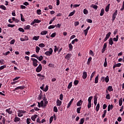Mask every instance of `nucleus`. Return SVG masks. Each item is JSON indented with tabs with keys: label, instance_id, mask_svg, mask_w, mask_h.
Returning a JSON list of instances; mask_svg holds the SVG:
<instances>
[{
	"label": "nucleus",
	"instance_id": "1",
	"mask_svg": "<svg viewBox=\"0 0 124 124\" xmlns=\"http://www.w3.org/2000/svg\"><path fill=\"white\" fill-rule=\"evenodd\" d=\"M31 61H32V65L34 66L35 67H36L37 65H38V64H37L38 62V61H37L36 59L35 58H31Z\"/></svg>",
	"mask_w": 124,
	"mask_h": 124
},
{
	"label": "nucleus",
	"instance_id": "2",
	"mask_svg": "<svg viewBox=\"0 0 124 124\" xmlns=\"http://www.w3.org/2000/svg\"><path fill=\"white\" fill-rule=\"evenodd\" d=\"M45 55H46V56H48L49 57H50V56H51V55H52L53 54V49L52 48H49V50L46 52L45 53Z\"/></svg>",
	"mask_w": 124,
	"mask_h": 124
},
{
	"label": "nucleus",
	"instance_id": "3",
	"mask_svg": "<svg viewBox=\"0 0 124 124\" xmlns=\"http://www.w3.org/2000/svg\"><path fill=\"white\" fill-rule=\"evenodd\" d=\"M93 99V96H90L88 98V108H90L91 107H92V100Z\"/></svg>",
	"mask_w": 124,
	"mask_h": 124
},
{
	"label": "nucleus",
	"instance_id": "4",
	"mask_svg": "<svg viewBox=\"0 0 124 124\" xmlns=\"http://www.w3.org/2000/svg\"><path fill=\"white\" fill-rule=\"evenodd\" d=\"M101 81H102V82H104L105 81V82L108 83V82H109V76H107L106 78L104 77H102L101 78Z\"/></svg>",
	"mask_w": 124,
	"mask_h": 124
},
{
	"label": "nucleus",
	"instance_id": "5",
	"mask_svg": "<svg viewBox=\"0 0 124 124\" xmlns=\"http://www.w3.org/2000/svg\"><path fill=\"white\" fill-rule=\"evenodd\" d=\"M117 15H118V10H116L112 15V22H114V21H115V19H116V17Z\"/></svg>",
	"mask_w": 124,
	"mask_h": 124
},
{
	"label": "nucleus",
	"instance_id": "6",
	"mask_svg": "<svg viewBox=\"0 0 124 124\" xmlns=\"http://www.w3.org/2000/svg\"><path fill=\"white\" fill-rule=\"evenodd\" d=\"M42 70V65L41 64H39V66L36 68V71L37 72H40Z\"/></svg>",
	"mask_w": 124,
	"mask_h": 124
},
{
	"label": "nucleus",
	"instance_id": "7",
	"mask_svg": "<svg viewBox=\"0 0 124 124\" xmlns=\"http://www.w3.org/2000/svg\"><path fill=\"white\" fill-rule=\"evenodd\" d=\"M110 35H111V32H108V33L106 34V37L104 40V42L107 41V40L110 37Z\"/></svg>",
	"mask_w": 124,
	"mask_h": 124
},
{
	"label": "nucleus",
	"instance_id": "8",
	"mask_svg": "<svg viewBox=\"0 0 124 124\" xmlns=\"http://www.w3.org/2000/svg\"><path fill=\"white\" fill-rule=\"evenodd\" d=\"M26 88V86L25 85H23L22 86H18L15 89L14 91H17V90H24Z\"/></svg>",
	"mask_w": 124,
	"mask_h": 124
},
{
	"label": "nucleus",
	"instance_id": "9",
	"mask_svg": "<svg viewBox=\"0 0 124 124\" xmlns=\"http://www.w3.org/2000/svg\"><path fill=\"white\" fill-rule=\"evenodd\" d=\"M37 76L40 78L41 80H44L45 79V76L41 74H37Z\"/></svg>",
	"mask_w": 124,
	"mask_h": 124
},
{
	"label": "nucleus",
	"instance_id": "10",
	"mask_svg": "<svg viewBox=\"0 0 124 124\" xmlns=\"http://www.w3.org/2000/svg\"><path fill=\"white\" fill-rule=\"evenodd\" d=\"M90 28L91 27L90 26H89L86 30H84L83 31L85 36H87V34H88V32L89 31V30H90Z\"/></svg>",
	"mask_w": 124,
	"mask_h": 124
},
{
	"label": "nucleus",
	"instance_id": "11",
	"mask_svg": "<svg viewBox=\"0 0 124 124\" xmlns=\"http://www.w3.org/2000/svg\"><path fill=\"white\" fill-rule=\"evenodd\" d=\"M71 56H72L71 54H67L65 57V59H66L67 61H69V60H70V58H71Z\"/></svg>",
	"mask_w": 124,
	"mask_h": 124
},
{
	"label": "nucleus",
	"instance_id": "12",
	"mask_svg": "<svg viewBox=\"0 0 124 124\" xmlns=\"http://www.w3.org/2000/svg\"><path fill=\"white\" fill-rule=\"evenodd\" d=\"M74 100V98H72L71 99V101L69 102L67 106V108L68 109L70 107V106H71V104H72V102H73Z\"/></svg>",
	"mask_w": 124,
	"mask_h": 124
},
{
	"label": "nucleus",
	"instance_id": "13",
	"mask_svg": "<svg viewBox=\"0 0 124 124\" xmlns=\"http://www.w3.org/2000/svg\"><path fill=\"white\" fill-rule=\"evenodd\" d=\"M108 44L109 45H113L114 44V42L113 41V38H110L108 40Z\"/></svg>",
	"mask_w": 124,
	"mask_h": 124
},
{
	"label": "nucleus",
	"instance_id": "14",
	"mask_svg": "<svg viewBox=\"0 0 124 124\" xmlns=\"http://www.w3.org/2000/svg\"><path fill=\"white\" fill-rule=\"evenodd\" d=\"M6 112L7 113H8V114H10V115H11V114L13 113V112L12 111V109H11V108L6 109Z\"/></svg>",
	"mask_w": 124,
	"mask_h": 124
},
{
	"label": "nucleus",
	"instance_id": "15",
	"mask_svg": "<svg viewBox=\"0 0 124 124\" xmlns=\"http://www.w3.org/2000/svg\"><path fill=\"white\" fill-rule=\"evenodd\" d=\"M56 105L57 106H61V105H62V101L57 99L56 101Z\"/></svg>",
	"mask_w": 124,
	"mask_h": 124
},
{
	"label": "nucleus",
	"instance_id": "16",
	"mask_svg": "<svg viewBox=\"0 0 124 124\" xmlns=\"http://www.w3.org/2000/svg\"><path fill=\"white\" fill-rule=\"evenodd\" d=\"M87 77H88V75L87 74V72H84L83 73V75H82L83 79H86V78H87Z\"/></svg>",
	"mask_w": 124,
	"mask_h": 124
},
{
	"label": "nucleus",
	"instance_id": "17",
	"mask_svg": "<svg viewBox=\"0 0 124 124\" xmlns=\"http://www.w3.org/2000/svg\"><path fill=\"white\" fill-rule=\"evenodd\" d=\"M21 119L17 116H16L14 119L15 123H17L18 122H20Z\"/></svg>",
	"mask_w": 124,
	"mask_h": 124
},
{
	"label": "nucleus",
	"instance_id": "18",
	"mask_svg": "<svg viewBox=\"0 0 124 124\" xmlns=\"http://www.w3.org/2000/svg\"><path fill=\"white\" fill-rule=\"evenodd\" d=\"M83 104V101L82 100H80L78 103H77V106L80 107L81 105Z\"/></svg>",
	"mask_w": 124,
	"mask_h": 124
},
{
	"label": "nucleus",
	"instance_id": "19",
	"mask_svg": "<svg viewBox=\"0 0 124 124\" xmlns=\"http://www.w3.org/2000/svg\"><path fill=\"white\" fill-rule=\"evenodd\" d=\"M92 60H93L92 57L89 58V59H88V62H87V64H88V65H90V64H91V62H92Z\"/></svg>",
	"mask_w": 124,
	"mask_h": 124
},
{
	"label": "nucleus",
	"instance_id": "20",
	"mask_svg": "<svg viewBox=\"0 0 124 124\" xmlns=\"http://www.w3.org/2000/svg\"><path fill=\"white\" fill-rule=\"evenodd\" d=\"M47 33H48V31H42L40 33V34L41 35H45L46 34H47Z\"/></svg>",
	"mask_w": 124,
	"mask_h": 124
},
{
	"label": "nucleus",
	"instance_id": "21",
	"mask_svg": "<svg viewBox=\"0 0 124 124\" xmlns=\"http://www.w3.org/2000/svg\"><path fill=\"white\" fill-rule=\"evenodd\" d=\"M91 7H92L93 8V9H95V10H97V8H98V6H97V5H94L93 4L91 5Z\"/></svg>",
	"mask_w": 124,
	"mask_h": 124
},
{
	"label": "nucleus",
	"instance_id": "22",
	"mask_svg": "<svg viewBox=\"0 0 124 124\" xmlns=\"http://www.w3.org/2000/svg\"><path fill=\"white\" fill-rule=\"evenodd\" d=\"M99 108H100V104H99V103H98L95 108L96 112H98V111L99 110Z\"/></svg>",
	"mask_w": 124,
	"mask_h": 124
},
{
	"label": "nucleus",
	"instance_id": "23",
	"mask_svg": "<svg viewBox=\"0 0 124 124\" xmlns=\"http://www.w3.org/2000/svg\"><path fill=\"white\" fill-rule=\"evenodd\" d=\"M75 12H76V11L74 10L73 12L70 13V14L68 15V17H71V16H73V15L75 14Z\"/></svg>",
	"mask_w": 124,
	"mask_h": 124
},
{
	"label": "nucleus",
	"instance_id": "24",
	"mask_svg": "<svg viewBox=\"0 0 124 124\" xmlns=\"http://www.w3.org/2000/svg\"><path fill=\"white\" fill-rule=\"evenodd\" d=\"M108 92H113L114 91V89H113V87L112 86H109L108 88Z\"/></svg>",
	"mask_w": 124,
	"mask_h": 124
},
{
	"label": "nucleus",
	"instance_id": "25",
	"mask_svg": "<svg viewBox=\"0 0 124 124\" xmlns=\"http://www.w3.org/2000/svg\"><path fill=\"white\" fill-rule=\"evenodd\" d=\"M109 9H110V4H108L106 7L105 12H108V11H109Z\"/></svg>",
	"mask_w": 124,
	"mask_h": 124
},
{
	"label": "nucleus",
	"instance_id": "26",
	"mask_svg": "<svg viewBox=\"0 0 124 124\" xmlns=\"http://www.w3.org/2000/svg\"><path fill=\"white\" fill-rule=\"evenodd\" d=\"M93 100H94V105L96 106V104H97V98H96V96H94Z\"/></svg>",
	"mask_w": 124,
	"mask_h": 124
},
{
	"label": "nucleus",
	"instance_id": "27",
	"mask_svg": "<svg viewBox=\"0 0 124 124\" xmlns=\"http://www.w3.org/2000/svg\"><path fill=\"white\" fill-rule=\"evenodd\" d=\"M40 93L39 95V99L41 100V99H42V96H43V95H42V91L40 90Z\"/></svg>",
	"mask_w": 124,
	"mask_h": 124
},
{
	"label": "nucleus",
	"instance_id": "28",
	"mask_svg": "<svg viewBox=\"0 0 124 124\" xmlns=\"http://www.w3.org/2000/svg\"><path fill=\"white\" fill-rule=\"evenodd\" d=\"M39 39V36H34L33 38H32V40H35L36 41H37V40H38Z\"/></svg>",
	"mask_w": 124,
	"mask_h": 124
},
{
	"label": "nucleus",
	"instance_id": "29",
	"mask_svg": "<svg viewBox=\"0 0 124 124\" xmlns=\"http://www.w3.org/2000/svg\"><path fill=\"white\" fill-rule=\"evenodd\" d=\"M37 59L38 60V61H39L40 62H41V61L43 60V56H42V55H41L40 57L37 56Z\"/></svg>",
	"mask_w": 124,
	"mask_h": 124
},
{
	"label": "nucleus",
	"instance_id": "30",
	"mask_svg": "<svg viewBox=\"0 0 124 124\" xmlns=\"http://www.w3.org/2000/svg\"><path fill=\"white\" fill-rule=\"evenodd\" d=\"M98 77H99V76L97 75L95 78V80H94V83L95 84H97V83H98Z\"/></svg>",
	"mask_w": 124,
	"mask_h": 124
},
{
	"label": "nucleus",
	"instance_id": "31",
	"mask_svg": "<svg viewBox=\"0 0 124 124\" xmlns=\"http://www.w3.org/2000/svg\"><path fill=\"white\" fill-rule=\"evenodd\" d=\"M119 106L123 105V98H121L119 101Z\"/></svg>",
	"mask_w": 124,
	"mask_h": 124
},
{
	"label": "nucleus",
	"instance_id": "32",
	"mask_svg": "<svg viewBox=\"0 0 124 124\" xmlns=\"http://www.w3.org/2000/svg\"><path fill=\"white\" fill-rule=\"evenodd\" d=\"M104 9L102 8L101 10V12L100 14V16H103V15H104Z\"/></svg>",
	"mask_w": 124,
	"mask_h": 124
},
{
	"label": "nucleus",
	"instance_id": "33",
	"mask_svg": "<svg viewBox=\"0 0 124 124\" xmlns=\"http://www.w3.org/2000/svg\"><path fill=\"white\" fill-rule=\"evenodd\" d=\"M35 50H36V53L38 54V53H39V51H40V47H38V46H36Z\"/></svg>",
	"mask_w": 124,
	"mask_h": 124
},
{
	"label": "nucleus",
	"instance_id": "34",
	"mask_svg": "<svg viewBox=\"0 0 124 124\" xmlns=\"http://www.w3.org/2000/svg\"><path fill=\"white\" fill-rule=\"evenodd\" d=\"M20 17H21V21H22V22H25V21H26V20L24 18V16H23L22 14H20Z\"/></svg>",
	"mask_w": 124,
	"mask_h": 124
},
{
	"label": "nucleus",
	"instance_id": "35",
	"mask_svg": "<svg viewBox=\"0 0 124 124\" xmlns=\"http://www.w3.org/2000/svg\"><path fill=\"white\" fill-rule=\"evenodd\" d=\"M104 67H106L107 66V58L105 59V62L104 63Z\"/></svg>",
	"mask_w": 124,
	"mask_h": 124
},
{
	"label": "nucleus",
	"instance_id": "36",
	"mask_svg": "<svg viewBox=\"0 0 124 124\" xmlns=\"http://www.w3.org/2000/svg\"><path fill=\"white\" fill-rule=\"evenodd\" d=\"M72 87V82H71L69 83L67 88H68V90H70V89H71Z\"/></svg>",
	"mask_w": 124,
	"mask_h": 124
},
{
	"label": "nucleus",
	"instance_id": "37",
	"mask_svg": "<svg viewBox=\"0 0 124 124\" xmlns=\"http://www.w3.org/2000/svg\"><path fill=\"white\" fill-rule=\"evenodd\" d=\"M48 90H49V86L46 85L45 88L44 89L43 91L44 92H47V91H48Z\"/></svg>",
	"mask_w": 124,
	"mask_h": 124
},
{
	"label": "nucleus",
	"instance_id": "38",
	"mask_svg": "<svg viewBox=\"0 0 124 124\" xmlns=\"http://www.w3.org/2000/svg\"><path fill=\"white\" fill-rule=\"evenodd\" d=\"M83 13L84 14H85V15H87V14H89V11H88V10H87L86 9H84L83 10Z\"/></svg>",
	"mask_w": 124,
	"mask_h": 124
},
{
	"label": "nucleus",
	"instance_id": "39",
	"mask_svg": "<svg viewBox=\"0 0 124 124\" xmlns=\"http://www.w3.org/2000/svg\"><path fill=\"white\" fill-rule=\"evenodd\" d=\"M81 109H82V107L78 108L77 109V112L78 114H80V111H81Z\"/></svg>",
	"mask_w": 124,
	"mask_h": 124
},
{
	"label": "nucleus",
	"instance_id": "40",
	"mask_svg": "<svg viewBox=\"0 0 124 124\" xmlns=\"http://www.w3.org/2000/svg\"><path fill=\"white\" fill-rule=\"evenodd\" d=\"M69 51H71L72 49H73V46H72V44H71V43L69 44Z\"/></svg>",
	"mask_w": 124,
	"mask_h": 124
},
{
	"label": "nucleus",
	"instance_id": "41",
	"mask_svg": "<svg viewBox=\"0 0 124 124\" xmlns=\"http://www.w3.org/2000/svg\"><path fill=\"white\" fill-rule=\"evenodd\" d=\"M56 25H50L48 27V30H51V29H55Z\"/></svg>",
	"mask_w": 124,
	"mask_h": 124
},
{
	"label": "nucleus",
	"instance_id": "42",
	"mask_svg": "<svg viewBox=\"0 0 124 124\" xmlns=\"http://www.w3.org/2000/svg\"><path fill=\"white\" fill-rule=\"evenodd\" d=\"M107 113V110H104V113L102 115V118H105V116H106V113Z\"/></svg>",
	"mask_w": 124,
	"mask_h": 124
},
{
	"label": "nucleus",
	"instance_id": "43",
	"mask_svg": "<svg viewBox=\"0 0 124 124\" xmlns=\"http://www.w3.org/2000/svg\"><path fill=\"white\" fill-rule=\"evenodd\" d=\"M0 8L1 9H3V10H6V7L4 5H0Z\"/></svg>",
	"mask_w": 124,
	"mask_h": 124
},
{
	"label": "nucleus",
	"instance_id": "44",
	"mask_svg": "<svg viewBox=\"0 0 124 124\" xmlns=\"http://www.w3.org/2000/svg\"><path fill=\"white\" fill-rule=\"evenodd\" d=\"M55 20H56V17H53L52 18V19H51L50 21H49V25H51V24H52L53 23V22H54V21H55Z\"/></svg>",
	"mask_w": 124,
	"mask_h": 124
},
{
	"label": "nucleus",
	"instance_id": "45",
	"mask_svg": "<svg viewBox=\"0 0 124 124\" xmlns=\"http://www.w3.org/2000/svg\"><path fill=\"white\" fill-rule=\"evenodd\" d=\"M75 42H78V39L76 38L74 40H73L71 42L72 44H74Z\"/></svg>",
	"mask_w": 124,
	"mask_h": 124
},
{
	"label": "nucleus",
	"instance_id": "46",
	"mask_svg": "<svg viewBox=\"0 0 124 124\" xmlns=\"http://www.w3.org/2000/svg\"><path fill=\"white\" fill-rule=\"evenodd\" d=\"M38 46H39V47L43 48V47H45V45L43 43H41V44H39Z\"/></svg>",
	"mask_w": 124,
	"mask_h": 124
},
{
	"label": "nucleus",
	"instance_id": "47",
	"mask_svg": "<svg viewBox=\"0 0 124 124\" xmlns=\"http://www.w3.org/2000/svg\"><path fill=\"white\" fill-rule=\"evenodd\" d=\"M53 120H54V116L50 117V118H49V124H52Z\"/></svg>",
	"mask_w": 124,
	"mask_h": 124
},
{
	"label": "nucleus",
	"instance_id": "48",
	"mask_svg": "<svg viewBox=\"0 0 124 124\" xmlns=\"http://www.w3.org/2000/svg\"><path fill=\"white\" fill-rule=\"evenodd\" d=\"M34 22H35V23H36L37 24H38L41 22V20L39 19H34Z\"/></svg>",
	"mask_w": 124,
	"mask_h": 124
},
{
	"label": "nucleus",
	"instance_id": "49",
	"mask_svg": "<svg viewBox=\"0 0 124 124\" xmlns=\"http://www.w3.org/2000/svg\"><path fill=\"white\" fill-rule=\"evenodd\" d=\"M79 83V81L77 80H75L74 82V84L75 86H77L78 84Z\"/></svg>",
	"mask_w": 124,
	"mask_h": 124
},
{
	"label": "nucleus",
	"instance_id": "50",
	"mask_svg": "<svg viewBox=\"0 0 124 124\" xmlns=\"http://www.w3.org/2000/svg\"><path fill=\"white\" fill-rule=\"evenodd\" d=\"M84 122H85L84 118H81L78 124H84Z\"/></svg>",
	"mask_w": 124,
	"mask_h": 124
},
{
	"label": "nucleus",
	"instance_id": "51",
	"mask_svg": "<svg viewBox=\"0 0 124 124\" xmlns=\"http://www.w3.org/2000/svg\"><path fill=\"white\" fill-rule=\"evenodd\" d=\"M26 121L27 124H31V120L30 118H27Z\"/></svg>",
	"mask_w": 124,
	"mask_h": 124
},
{
	"label": "nucleus",
	"instance_id": "52",
	"mask_svg": "<svg viewBox=\"0 0 124 124\" xmlns=\"http://www.w3.org/2000/svg\"><path fill=\"white\" fill-rule=\"evenodd\" d=\"M53 111L55 113H57L58 112V108H57V107H56V106L54 107Z\"/></svg>",
	"mask_w": 124,
	"mask_h": 124
},
{
	"label": "nucleus",
	"instance_id": "53",
	"mask_svg": "<svg viewBox=\"0 0 124 124\" xmlns=\"http://www.w3.org/2000/svg\"><path fill=\"white\" fill-rule=\"evenodd\" d=\"M7 26L8 27H9V28H14V27L15 26V25L9 24L7 25Z\"/></svg>",
	"mask_w": 124,
	"mask_h": 124
},
{
	"label": "nucleus",
	"instance_id": "54",
	"mask_svg": "<svg viewBox=\"0 0 124 124\" xmlns=\"http://www.w3.org/2000/svg\"><path fill=\"white\" fill-rule=\"evenodd\" d=\"M57 51H59V47L57 46H54V52L56 53Z\"/></svg>",
	"mask_w": 124,
	"mask_h": 124
},
{
	"label": "nucleus",
	"instance_id": "55",
	"mask_svg": "<svg viewBox=\"0 0 124 124\" xmlns=\"http://www.w3.org/2000/svg\"><path fill=\"white\" fill-rule=\"evenodd\" d=\"M6 67V65H4L0 66V70H2V69H4V68H5Z\"/></svg>",
	"mask_w": 124,
	"mask_h": 124
},
{
	"label": "nucleus",
	"instance_id": "56",
	"mask_svg": "<svg viewBox=\"0 0 124 124\" xmlns=\"http://www.w3.org/2000/svg\"><path fill=\"white\" fill-rule=\"evenodd\" d=\"M30 29H31V26L30 25H27L24 28V30H30Z\"/></svg>",
	"mask_w": 124,
	"mask_h": 124
},
{
	"label": "nucleus",
	"instance_id": "57",
	"mask_svg": "<svg viewBox=\"0 0 124 124\" xmlns=\"http://www.w3.org/2000/svg\"><path fill=\"white\" fill-rule=\"evenodd\" d=\"M89 54L92 56V57H93L94 56V54H93V50H90L89 52Z\"/></svg>",
	"mask_w": 124,
	"mask_h": 124
},
{
	"label": "nucleus",
	"instance_id": "58",
	"mask_svg": "<svg viewBox=\"0 0 124 124\" xmlns=\"http://www.w3.org/2000/svg\"><path fill=\"white\" fill-rule=\"evenodd\" d=\"M107 99H110L111 98V97L110 96V94L109 93H108L107 95H106V97Z\"/></svg>",
	"mask_w": 124,
	"mask_h": 124
},
{
	"label": "nucleus",
	"instance_id": "59",
	"mask_svg": "<svg viewBox=\"0 0 124 124\" xmlns=\"http://www.w3.org/2000/svg\"><path fill=\"white\" fill-rule=\"evenodd\" d=\"M18 31H22V32H25V30L22 28H18Z\"/></svg>",
	"mask_w": 124,
	"mask_h": 124
},
{
	"label": "nucleus",
	"instance_id": "60",
	"mask_svg": "<svg viewBox=\"0 0 124 124\" xmlns=\"http://www.w3.org/2000/svg\"><path fill=\"white\" fill-rule=\"evenodd\" d=\"M19 113H20V114H25V113H26V111H24V110H19L18 111Z\"/></svg>",
	"mask_w": 124,
	"mask_h": 124
},
{
	"label": "nucleus",
	"instance_id": "61",
	"mask_svg": "<svg viewBox=\"0 0 124 124\" xmlns=\"http://www.w3.org/2000/svg\"><path fill=\"white\" fill-rule=\"evenodd\" d=\"M37 14H38V15H40V14H41V10L40 9H38L37 10Z\"/></svg>",
	"mask_w": 124,
	"mask_h": 124
},
{
	"label": "nucleus",
	"instance_id": "62",
	"mask_svg": "<svg viewBox=\"0 0 124 124\" xmlns=\"http://www.w3.org/2000/svg\"><path fill=\"white\" fill-rule=\"evenodd\" d=\"M60 100H62V99H63V95L62 94L60 95Z\"/></svg>",
	"mask_w": 124,
	"mask_h": 124
},
{
	"label": "nucleus",
	"instance_id": "63",
	"mask_svg": "<svg viewBox=\"0 0 124 124\" xmlns=\"http://www.w3.org/2000/svg\"><path fill=\"white\" fill-rule=\"evenodd\" d=\"M15 40H14V39H13V40H12L11 41V42H10V44H12V45H14V43H15Z\"/></svg>",
	"mask_w": 124,
	"mask_h": 124
},
{
	"label": "nucleus",
	"instance_id": "64",
	"mask_svg": "<svg viewBox=\"0 0 124 124\" xmlns=\"http://www.w3.org/2000/svg\"><path fill=\"white\" fill-rule=\"evenodd\" d=\"M95 75V71H94L93 73H92L91 77V78H93V76Z\"/></svg>",
	"mask_w": 124,
	"mask_h": 124
}]
</instances>
